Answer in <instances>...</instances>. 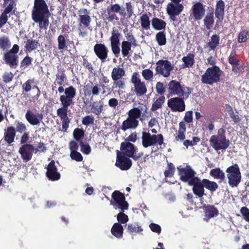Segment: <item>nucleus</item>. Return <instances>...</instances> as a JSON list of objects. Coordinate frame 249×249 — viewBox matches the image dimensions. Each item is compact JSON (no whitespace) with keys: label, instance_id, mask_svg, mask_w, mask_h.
I'll return each mask as SVG.
<instances>
[{"label":"nucleus","instance_id":"obj_23","mask_svg":"<svg viewBox=\"0 0 249 249\" xmlns=\"http://www.w3.org/2000/svg\"><path fill=\"white\" fill-rule=\"evenodd\" d=\"M192 15L196 20L201 19L204 16L205 9L203 4L200 2L195 3L192 7Z\"/></svg>","mask_w":249,"mask_h":249},{"label":"nucleus","instance_id":"obj_36","mask_svg":"<svg viewBox=\"0 0 249 249\" xmlns=\"http://www.w3.org/2000/svg\"><path fill=\"white\" fill-rule=\"evenodd\" d=\"M210 175L215 179L222 181L225 178V174L219 168H216L211 170Z\"/></svg>","mask_w":249,"mask_h":249},{"label":"nucleus","instance_id":"obj_9","mask_svg":"<svg viewBox=\"0 0 249 249\" xmlns=\"http://www.w3.org/2000/svg\"><path fill=\"white\" fill-rule=\"evenodd\" d=\"M131 82L133 84L134 92L137 96H142L147 92L145 83L141 80L140 75L138 72L133 73Z\"/></svg>","mask_w":249,"mask_h":249},{"label":"nucleus","instance_id":"obj_15","mask_svg":"<svg viewBox=\"0 0 249 249\" xmlns=\"http://www.w3.org/2000/svg\"><path fill=\"white\" fill-rule=\"evenodd\" d=\"M46 172V176L47 178L52 181H55L58 180L61 178V174L58 171L55 161L52 160L49 162L47 167Z\"/></svg>","mask_w":249,"mask_h":249},{"label":"nucleus","instance_id":"obj_43","mask_svg":"<svg viewBox=\"0 0 249 249\" xmlns=\"http://www.w3.org/2000/svg\"><path fill=\"white\" fill-rule=\"evenodd\" d=\"M130 42L127 41H123L121 43V52L124 57L127 56L131 49Z\"/></svg>","mask_w":249,"mask_h":249},{"label":"nucleus","instance_id":"obj_49","mask_svg":"<svg viewBox=\"0 0 249 249\" xmlns=\"http://www.w3.org/2000/svg\"><path fill=\"white\" fill-rule=\"evenodd\" d=\"M68 37V35H60L57 38L58 48L59 50H63L67 47V42L66 38Z\"/></svg>","mask_w":249,"mask_h":249},{"label":"nucleus","instance_id":"obj_35","mask_svg":"<svg viewBox=\"0 0 249 249\" xmlns=\"http://www.w3.org/2000/svg\"><path fill=\"white\" fill-rule=\"evenodd\" d=\"M186 124L184 122H180L179 123V128L178 135L176 137L177 141H184L185 138V133L186 132Z\"/></svg>","mask_w":249,"mask_h":249},{"label":"nucleus","instance_id":"obj_25","mask_svg":"<svg viewBox=\"0 0 249 249\" xmlns=\"http://www.w3.org/2000/svg\"><path fill=\"white\" fill-rule=\"evenodd\" d=\"M139 121L138 120L134 119L128 116L127 119L123 122L121 129L124 131L128 129H134L137 127Z\"/></svg>","mask_w":249,"mask_h":249},{"label":"nucleus","instance_id":"obj_47","mask_svg":"<svg viewBox=\"0 0 249 249\" xmlns=\"http://www.w3.org/2000/svg\"><path fill=\"white\" fill-rule=\"evenodd\" d=\"M113 87L117 89H124L125 87V80L124 78L112 79Z\"/></svg>","mask_w":249,"mask_h":249},{"label":"nucleus","instance_id":"obj_21","mask_svg":"<svg viewBox=\"0 0 249 249\" xmlns=\"http://www.w3.org/2000/svg\"><path fill=\"white\" fill-rule=\"evenodd\" d=\"M189 185L193 186V191L194 194L198 197H202L204 195V186L202 180L199 178L195 179Z\"/></svg>","mask_w":249,"mask_h":249},{"label":"nucleus","instance_id":"obj_37","mask_svg":"<svg viewBox=\"0 0 249 249\" xmlns=\"http://www.w3.org/2000/svg\"><path fill=\"white\" fill-rule=\"evenodd\" d=\"M219 43V37L216 35H213L211 36V40L207 43L206 47L209 48V51L215 49ZM206 48V47H205Z\"/></svg>","mask_w":249,"mask_h":249},{"label":"nucleus","instance_id":"obj_17","mask_svg":"<svg viewBox=\"0 0 249 249\" xmlns=\"http://www.w3.org/2000/svg\"><path fill=\"white\" fill-rule=\"evenodd\" d=\"M93 50L96 56L102 62L106 60L108 56V49L105 44H96L94 46Z\"/></svg>","mask_w":249,"mask_h":249},{"label":"nucleus","instance_id":"obj_42","mask_svg":"<svg viewBox=\"0 0 249 249\" xmlns=\"http://www.w3.org/2000/svg\"><path fill=\"white\" fill-rule=\"evenodd\" d=\"M11 42L9 38L6 36L0 37V49L2 50H7L11 46Z\"/></svg>","mask_w":249,"mask_h":249},{"label":"nucleus","instance_id":"obj_44","mask_svg":"<svg viewBox=\"0 0 249 249\" xmlns=\"http://www.w3.org/2000/svg\"><path fill=\"white\" fill-rule=\"evenodd\" d=\"M205 219L210 218L218 214L217 210L213 206H208L205 208Z\"/></svg>","mask_w":249,"mask_h":249},{"label":"nucleus","instance_id":"obj_18","mask_svg":"<svg viewBox=\"0 0 249 249\" xmlns=\"http://www.w3.org/2000/svg\"><path fill=\"white\" fill-rule=\"evenodd\" d=\"M116 165L121 170H126L130 168L132 165L131 160L124 156H122L121 154L117 152V160Z\"/></svg>","mask_w":249,"mask_h":249},{"label":"nucleus","instance_id":"obj_33","mask_svg":"<svg viewBox=\"0 0 249 249\" xmlns=\"http://www.w3.org/2000/svg\"><path fill=\"white\" fill-rule=\"evenodd\" d=\"M39 45V43L37 40L32 39H27L24 47L26 51L31 52L32 51L36 50Z\"/></svg>","mask_w":249,"mask_h":249},{"label":"nucleus","instance_id":"obj_64","mask_svg":"<svg viewBox=\"0 0 249 249\" xmlns=\"http://www.w3.org/2000/svg\"><path fill=\"white\" fill-rule=\"evenodd\" d=\"M248 32L244 30L240 32L238 35V42L240 43L245 42L247 40V36Z\"/></svg>","mask_w":249,"mask_h":249},{"label":"nucleus","instance_id":"obj_14","mask_svg":"<svg viewBox=\"0 0 249 249\" xmlns=\"http://www.w3.org/2000/svg\"><path fill=\"white\" fill-rule=\"evenodd\" d=\"M167 105L172 111L183 112L185 110V102L180 97H173L168 100Z\"/></svg>","mask_w":249,"mask_h":249},{"label":"nucleus","instance_id":"obj_53","mask_svg":"<svg viewBox=\"0 0 249 249\" xmlns=\"http://www.w3.org/2000/svg\"><path fill=\"white\" fill-rule=\"evenodd\" d=\"M120 36V34L118 32V31L117 30H113L111 34V36L110 38L111 44L119 43Z\"/></svg>","mask_w":249,"mask_h":249},{"label":"nucleus","instance_id":"obj_11","mask_svg":"<svg viewBox=\"0 0 249 249\" xmlns=\"http://www.w3.org/2000/svg\"><path fill=\"white\" fill-rule=\"evenodd\" d=\"M166 7V12L173 21L176 20V17L179 15L183 10L184 6L180 3L181 0H170Z\"/></svg>","mask_w":249,"mask_h":249},{"label":"nucleus","instance_id":"obj_30","mask_svg":"<svg viewBox=\"0 0 249 249\" xmlns=\"http://www.w3.org/2000/svg\"><path fill=\"white\" fill-rule=\"evenodd\" d=\"M123 226L119 223H114L111 230V233L118 238L123 237Z\"/></svg>","mask_w":249,"mask_h":249},{"label":"nucleus","instance_id":"obj_22","mask_svg":"<svg viewBox=\"0 0 249 249\" xmlns=\"http://www.w3.org/2000/svg\"><path fill=\"white\" fill-rule=\"evenodd\" d=\"M147 109V107L145 106L141 105L130 109L128 112V116L134 119H140L141 121H142L141 115L143 113H145Z\"/></svg>","mask_w":249,"mask_h":249},{"label":"nucleus","instance_id":"obj_29","mask_svg":"<svg viewBox=\"0 0 249 249\" xmlns=\"http://www.w3.org/2000/svg\"><path fill=\"white\" fill-rule=\"evenodd\" d=\"M3 5L5 7L3 12L8 14L13 12L15 13V10H13L16 6V3L14 0H3Z\"/></svg>","mask_w":249,"mask_h":249},{"label":"nucleus","instance_id":"obj_28","mask_svg":"<svg viewBox=\"0 0 249 249\" xmlns=\"http://www.w3.org/2000/svg\"><path fill=\"white\" fill-rule=\"evenodd\" d=\"M69 146L71 151V159L78 161V143L76 141H71L70 142Z\"/></svg>","mask_w":249,"mask_h":249},{"label":"nucleus","instance_id":"obj_57","mask_svg":"<svg viewBox=\"0 0 249 249\" xmlns=\"http://www.w3.org/2000/svg\"><path fill=\"white\" fill-rule=\"evenodd\" d=\"M33 58L28 55H26L21 61L20 67L24 68L30 66L32 62Z\"/></svg>","mask_w":249,"mask_h":249},{"label":"nucleus","instance_id":"obj_46","mask_svg":"<svg viewBox=\"0 0 249 249\" xmlns=\"http://www.w3.org/2000/svg\"><path fill=\"white\" fill-rule=\"evenodd\" d=\"M15 125L16 132L22 134L27 131V126L23 122L17 120L15 121Z\"/></svg>","mask_w":249,"mask_h":249},{"label":"nucleus","instance_id":"obj_5","mask_svg":"<svg viewBox=\"0 0 249 249\" xmlns=\"http://www.w3.org/2000/svg\"><path fill=\"white\" fill-rule=\"evenodd\" d=\"M19 49V46L18 44H14L10 50L3 53V60L11 69H16L18 65L19 57L18 53Z\"/></svg>","mask_w":249,"mask_h":249},{"label":"nucleus","instance_id":"obj_7","mask_svg":"<svg viewBox=\"0 0 249 249\" xmlns=\"http://www.w3.org/2000/svg\"><path fill=\"white\" fill-rule=\"evenodd\" d=\"M221 72L217 66L209 68L202 76L201 81L203 83L212 85L219 80Z\"/></svg>","mask_w":249,"mask_h":249},{"label":"nucleus","instance_id":"obj_4","mask_svg":"<svg viewBox=\"0 0 249 249\" xmlns=\"http://www.w3.org/2000/svg\"><path fill=\"white\" fill-rule=\"evenodd\" d=\"M167 90L170 94L182 97L183 99L187 98L191 93L189 88L181 86L176 80H172L168 83Z\"/></svg>","mask_w":249,"mask_h":249},{"label":"nucleus","instance_id":"obj_27","mask_svg":"<svg viewBox=\"0 0 249 249\" xmlns=\"http://www.w3.org/2000/svg\"><path fill=\"white\" fill-rule=\"evenodd\" d=\"M182 61L183 62V64L181 65L182 68H191L195 63V54L189 53L182 58Z\"/></svg>","mask_w":249,"mask_h":249},{"label":"nucleus","instance_id":"obj_8","mask_svg":"<svg viewBox=\"0 0 249 249\" xmlns=\"http://www.w3.org/2000/svg\"><path fill=\"white\" fill-rule=\"evenodd\" d=\"M120 149L123 156L131 157L134 160H138L143 155L142 152L137 153L134 145L128 142H122Z\"/></svg>","mask_w":249,"mask_h":249},{"label":"nucleus","instance_id":"obj_62","mask_svg":"<svg viewBox=\"0 0 249 249\" xmlns=\"http://www.w3.org/2000/svg\"><path fill=\"white\" fill-rule=\"evenodd\" d=\"M175 168L173 164L170 163L168 164V169L164 172V175L166 177H171L174 173Z\"/></svg>","mask_w":249,"mask_h":249},{"label":"nucleus","instance_id":"obj_20","mask_svg":"<svg viewBox=\"0 0 249 249\" xmlns=\"http://www.w3.org/2000/svg\"><path fill=\"white\" fill-rule=\"evenodd\" d=\"M25 117L27 121L32 125H38L43 118L41 113L35 114L30 109L27 110Z\"/></svg>","mask_w":249,"mask_h":249},{"label":"nucleus","instance_id":"obj_13","mask_svg":"<svg viewBox=\"0 0 249 249\" xmlns=\"http://www.w3.org/2000/svg\"><path fill=\"white\" fill-rule=\"evenodd\" d=\"M178 169L179 170V175L180 179L183 181L188 183L189 185L191 184L195 179L198 178L196 177V172L190 166H186L185 167Z\"/></svg>","mask_w":249,"mask_h":249},{"label":"nucleus","instance_id":"obj_31","mask_svg":"<svg viewBox=\"0 0 249 249\" xmlns=\"http://www.w3.org/2000/svg\"><path fill=\"white\" fill-rule=\"evenodd\" d=\"M125 75V72L123 68H121L119 66H117L113 68L111 77L112 79L123 78Z\"/></svg>","mask_w":249,"mask_h":249},{"label":"nucleus","instance_id":"obj_6","mask_svg":"<svg viewBox=\"0 0 249 249\" xmlns=\"http://www.w3.org/2000/svg\"><path fill=\"white\" fill-rule=\"evenodd\" d=\"M228 183L231 187H237L241 179V174L238 164H234L227 168L226 170Z\"/></svg>","mask_w":249,"mask_h":249},{"label":"nucleus","instance_id":"obj_52","mask_svg":"<svg viewBox=\"0 0 249 249\" xmlns=\"http://www.w3.org/2000/svg\"><path fill=\"white\" fill-rule=\"evenodd\" d=\"M165 101V97L164 96H160L158 98L156 101L153 104L151 110L155 111L160 108Z\"/></svg>","mask_w":249,"mask_h":249},{"label":"nucleus","instance_id":"obj_41","mask_svg":"<svg viewBox=\"0 0 249 249\" xmlns=\"http://www.w3.org/2000/svg\"><path fill=\"white\" fill-rule=\"evenodd\" d=\"M103 103L101 101L95 102L93 103L91 110L94 114L99 115L103 110Z\"/></svg>","mask_w":249,"mask_h":249},{"label":"nucleus","instance_id":"obj_50","mask_svg":"<svg viewBox=\"0 0 249 249\" xmlns=\"http://www.w3.org/2000/svg\"><path fill=\"white\" fill-rule=\"evenodd\" d=\"M107 10L109 14L111 12H114L123 15L124 12V9L118 4H111Z\"/></svg>","mask_w":249,"mask_h":249},{"label":"nucleus","instance_id":"obj_3","mask_svg":"<svg viewBox=\"0 0 249 249\" xmlns=\"http://www.w3.org/2000/svg\"><path fill=\"white\" fill-rule=\"evenodd\" d=\"M225 130L221 128L217 130L216 135H212L210 139V145L216 151L225 150L230 145V141L226 139Z\"/></svg>","mask_w":249,"mask_h":249},{"label":"nucleus","instance_id":"obj_54","mask_svg":"<svg viewBox=\"0 0 249 249\" xmlns=\"http://www.w3.org/2000/svg\"><path fill=\"white\" fill-rule=\"evenodd\" d=\"M2 81L4 83L11 82L14 78V74L11 71L5 72L2 76Z\"/></svg>","mask_w":249,"mask_h":249},{"label":"nucleus","instance_id":"obj_39","mask_svg":"<svg viewBox=\"0 0 249 249\" xmlns=\"http://www.w3.org/2000/svg\"><path fill=\"white\" fill-rule=\"evenodd\" d=\"M63 107L57 109V114L61 118V119H66L68 117V108L70 105L66 103H61Z\"/></svg>","mask_w":249,"mask_h":249},{"label":"nucleus","instance_id":"obj_40","mask_svg":"<svg viewBox=\"0 0 249 249\" xmlns=\"http://www.w3.org/2000/svg\"><path fill=\"white\" fill-rule=\"evenodd\" d=\"M79 12L81 17V22L85 26H89L90 22V18L88 14L87 10L86 9H83L80 10Z\"/></svg>","mask_w":249,"mask_h":249},{"label":"nucleus","instance_id":"obj_63","mask_svg":"<svg viewBox=\"0 0 249 249\" xmlns=\"http://www.w3.org/2000/svg\"><path fill=\"white\" fill-rule=\"evenodd\" d=\"M94 122V117L92 115H88L83 118L82 123L84 125H88L92 124Z\"/></svg>","mask_w":249,"mask_h":249},{"label":"nucleus","instance_id":"obj_24","mask_svg":"<svg viewBox=\"0 0 249 249\" xmlns=\"http://www.w3.org/2000/svg\"><path fill=\"white\" fill-rule=\"evenodd\" d=\"M16 135V130L15 127L13 126H8L4 131V140L10 145L14 142Z\"/></svg>","mask_w":249,"mask_h":249},{"label":"nucleus","instance_id":"obj_1","mask_svg":"<svg viewBox=\"0 0 249 249\" xmlns=\"http://www.w3.org/2000/svg\"><path fill=\"white\" fill-rule=\"evenodd\" d=\"M50 16L48 5L44 0H35L32 12V18L34 22L38 23L40 29L46 30L49 24Z\"/></svg>","mask_w":249,"mask_h":249},{"label":"nucleus","instance_id":"obj_19","mask_svg":"<svg viewBox=\"0 0 249 249\" xmlns=\"http://www.w3.org/2000/svg\"><path fill=\"white\" fill-rule=\"evenodd\" d=\"M65 95H62L60 97V101L61 103H66L71 105L72 103V99L76 94L75 89L70 86L65 89Z\"/></svg>","mask_w":249,"mask_h":249},{"label":"nucleus","instance_id":"obj_2","mask_svg":"<svg viewBox=\"0 0 249 249\" xmlns=\"http://www.w3.org/2000/svg\"><path fill=\"white\" fill-rule=\"evenodd\" d=\"M112 197L114 201L113 204L115 208L120 209L122 211V212L119 213L117 216L118 222L122 224L126 223L128 221V217L123 212L128 209V204L125 201L124 195L116 191L112 194Z\"/></svg>","mask_w":249,"mask_h":249},{"label":"nucleus","instance_id":"obj_34","mask_svg":"<svg viewBox=\"0 0 249 249\" xmlns=\"http://www.w3.org/2000/svg\"><path fill=\"white\" fill-rule=\"evenodd\" d=\"M139 21L142 28L145 30H148L150 28V21L146 14H143L140 17Z\"/></svg>","mask_w":249,"mask_h":249},{"label":"nucleus","instance_id":"obj_59","mask_svg":"<svg viewBox=\"0 0 249 249\" xmlns=\"http://www.w3.org/2000/svg\"><path fill=\"white\" fill-rule=\"evenodd\" d=\"M80 145L81 147V151L84 154L88 155L90 153L91 148L88 144L81 142Z\"/></svg>","mask_w":249,"mask_h":249},{"label":"nucleus","instance_id":"obj_32","mask_svg":"<svg viewBox=\"0 0 249 249\" xmlns=\"http://www.w3.org/2000/svg\"><path fill=\"white\" fill-rule=\"evenodd\" d=\"M151 23L153 28L156 30L164 29L166 25L164 21L157 18H153L152 19Z\"/></svg>","mask_w":249,"mask_h":249},{"label":"nucleus","instance_id":"obj_61","mask_svg":"<svg viewBox=\"0 0 249 249\" xmlns=\"http://www.w3.org/2000/svg\"><path fill=\"white\" fill-rule=\"evenodd\" d=\"M8 19V14L3 12L0 15V29L4 26Z\"/></svg>","mask_w":249,"mask_h":249},{"label":"nucleus","instance_id":"obj_26","mask_svg":"<svg viewBox=\"0 0 249 249\" xmlns=\"http://www.w3.org/2000/svg\"><path fill=\"white\" fill-rule=\"evenodd\" d=\"M225 3L222 0H218L215 6V15L218 20L221 21L224 15Z\"/></svg>","mask_w":249,"mask_h":249},{"label":"nucleus","instance_id":"obj_45","mask_svg":"<svg viewBox=\"0 0 249 249\" xmlns=\"http://www.w3.org/2000/svg\"><path fill=\"white\" fill-rule=\"evenodd\" d=\"M214 23L213 13H207L204 19V23L207 29H210Z\"/></svg>","mask_w":249,"mask_h":249},{"label":"nucleus","instance_id":"obj_55","mask_svg":"<svg viewBox=\"0 0 249 249\" xmlns=\"http://www.w3.org/2000/svg\"><path fill=\"white\" fill-rule=\"evenodd\" d=\"M143 79L146 81L151 80L153 77V72L150 69H145L142 72Z\"/></svg>","mask_w":249,"mask_h":249},{"label":"nucleus","instance_id":"obj_16","mask_svg":"<svg viewBox=\"0 0 249 249\" xmlns=\"http://www.w3.org/2000/svg\"><path fill=\"white\" fill-rule=\"evenodd\" d=\"M34 150L35 148L32 144L26 143L20 147L18 153L23 161H28L32 159Z\"/></svg>","mask_w":249,"mask_h":249},{"label":"nucleus","instance_id":"obj_56","mask_svg":"<svg viewBox=\"0 0 249 249\" xmlns=\"http://www.w3.org/2000/svg\"><path fill=\"white\" fill-rule=\"evenodd\" d=\"M200 141V139L197 137H194L193 138V140L190 141L186 140L183 141V145L186 148H188L189 146H194L197 144L198 142Z\"/></svg>","mask_w":249,"mask_h":249},{"label":"nucleus","instance_id":"obj_48","mask_svg":"<svg viewBox=\"0 0 249 249\" xmlns=\"http://www.w3.org/2000/svg\"><path fill=\"white\" fill-rule=\"evenodd\" d=\"M56 80L54 83H56L59 86L63 85L65 79H66V74L64 69L58 70V72L56 75Z\"/></svg>","mask_w":249,"mask_h":249},{"label":"nucleus","instance_id":"obj_51","mask_svg":"<svg viewBox=\"0 0 249 249\" xmlns=\"http://www.w3.org/2000/svg\"><path fill=\"white\" fill-rule=\"evenodd\" d=\"M156 39L160 46H163L166 44V38L165 34L162 32H159L156 34Z\"/></svg>","mask_w":249,"mask_h":249},{"label":"nucleus","instance_id":"obj_10","mask_svg":"<svg viewBox=\"0 0 249 249\" xmlns=\"http://www.w3.org/2000/svg\"><path fill=\"white\" fill-rule=\"evenodd\" d=\"M142 139V145L145 148L156 143L161 145L163 142V137L161 134L151 135L149 133L143 132Z\"/></svg>","mask_w":249,"mask_h":249},{"label":"nucleus","instance_id":"obj_58","mask_svg":"<svg viewBox=\"0 0 249 249\" xmlns=\"http://www.w3.org/2000/svg\"><path fill=\"white\" fill-rule=\"evenodd\" d=\"M127 230L130 232H139L142 231L140 226L132 224L128 225Z\"/></svg>","mask_w":249,"mask_h":249},{"label":"nucleus","instance_id":"obj_38","mask_svg":"<svg viewBox=\"0 0 249 249\" xmlns=\"http://www.w3.org/2000/svg\"><path fill=\"white\" fill-rule=\"evenodd\" d=\"M202 182L204 187L210 190L211 192H213L216 190L218 187L217 184L207 179H203Z\"/></svg>","mask_w":249,"mask_h":249},{"label":"nucleus","instance_id":"obj_60","mask_svg":"<svg viewBox=\"0 0 249 249\" xmlns=\"http://www.w3.org/2000/svg\"><path fill=\"white\" fill-rule=\"evenodd\" d=\"M240 212L244 219L249 223V209L246 207H243L241 208Z\"/></svg>","mask_w":249,"mask_h":249},{"label":"nucleus","instance_id":"obj_12","mask_svg":"<svg viewBox=\"0 0 249 249\" xmlns=\"http://www.w3.org/2000/svg\"><path fill=\"white\" fill-rule=\"evenodd\" d=\"M157 65L155 69L156 72L164 77L169 76L174 68L173 65L167 60H160L157 62Z\"/></svg>","mask_w":249,"mask_h":249}]
</instances>
